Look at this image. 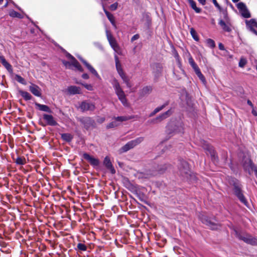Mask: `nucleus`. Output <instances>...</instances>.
Segmentation results:
<instances>
[{"label": "nucleus", "instance_id": "obj_22", "mask_svg": "<svg viewBox=\"0 0 257 257\" xmlns=\"http://www.w3.org/2000/svg\"><path fill=\"white\" fill-rule=\"evenodd\" d=\"M162 65L159 63L154 64L153 66V73L157 77L159 76L162 71Z\"/></svg>", "mask_w": 257, "mask_h": 257}, {"label": "nucleus", "instance_id": "obj_51", "mask_svg": "<svg viewBox=\"0 0 257 257\" xmlns=\"http://www.w3.org/2000/svg\"><path fill=\"white\" fill-rule=\"evenodd\" d=\"M218 47H219V48L220 50H224V47L222 43H219Z\"/></svg>", "mask_w": 257, "mask_h": 257}, {"label": "nucleus", "instance_id": "obj_54", "mask_svg": "<svg viewBox=\"0 0 257 257\" xmlns=\"http://www.w3.org/2000/svg\"><path fill=\"white\" fill-rule=\"evenodd\" d=\"M251 112H252V114L254 116H257V111H256L255 110H254V109H253L252 110Z\"/></svg>", "mask_w": 257, "mask_h": 257}, {"label": "nucleus", "instance_id": "obj_53", "mask_svg": "<svg viewBox=\"0 0 257 257\" xmlns=\"http://www.w3.org/2000/svg\"><path fill=\"white\" fill-rule=\"evenodd\" d=\"M202 5H205L206 4V0H197Z\"/></svg>", "mask_w": 257, "mask_h": 257}, {"label": "nucleus", "instance_id": "obj_33", "mask_svg": "<svg viewBox=\"0 0 257 257\" xmlns=\"http://www.w3.org/2000/svg\"><path fill=\"white\" fill-rule=\"evenodd\" d=\"M20 93L22 97L26 100H30L31 99L32 96L29 92L22 91Z\"/></svg>", "mask_w": 257, "mask_h": 257}, {"label": "nucleus", "instance_id": "obj_28", "mask_svg": "<svg viewBox=\"0 0 257 257\" xmlns=\"http://www.w3.org/2000/svg\"><path fill=\"white\" fill-rule=\"evenodd\" d=\"M219 24L225 31H231V28L227 24H226L225 23L223 20H220L219 22Z\"/></svg>", "mask_w": 257, "mask_h": 257}, {"label": "nucleus", "instance_id": "obj_42", "mask_svg": "<svg viewBox=\"0 0 257 257\" xmlns=\"http://www.w3.org/2000/svg\"><path fill=\"white\" fill-rule=\"evenodd\" d=\"M117 7H118V3H114V4L111 5L109 7V9L110 11H115L117 9Z\"/></svg>", "mask_w": 257, "mask_h": 257}, {"label": "nucleus", "instance_id": "obj_37", "mask_svg": "<svg viewBox=\"0 0 257 257\" xmlns=\"http://www.w3.org/2000/svg\"><path fill=\"white\" fill-rule=\"evenodd\" d=\"M247 63V60L244 57H241L239 60L238 66L240 67L243 68Z\"/></svg>", "mask_w": 257, "mask_h": 257}, {"label": "nucleus", "instance_id": "obj_3", "mask_svg": "<svg viewBox=\"0 0 257 257\" xmlns=\"http://www.w3.org/2000/svg\"><path fill=\"white\" fill-rule=\"evenodd\" d=\"M179 170L180 175L187 180L193 179L194 176L192 174L188 163L184 161H180L179 166Z\"/></svg>", "mask_w": 257, "mask_h": 257}, {"label": "nucleus", "instance_id": "obj_49", "mask_svg": "<svg viewBox=\"0 0 257 257\" xmlns=\"http://www.w3.org/2000/svg\"><path fill=\"white\" fill-rule=\"evenodd\" d=\"M139 38V35L138 34L135 35L133 36V37L131 38V41L133 42Z\"/></svg>", "mask_w": 257, "mask_h": 257}, {"label": "nucleus", "instance_id": "obj_6", "mask_svg": "<svg viewBox=\"0 0 257 257\" xmlns=\"http://www.w3.org/2000/svg\"><path fill=\"white\" fill-rule=\"evenodd\" d=\"M200 219L203 223L211 229H217L219 228V225L215 219H211L204 215L200 216Z\"/></svg>", "mask_w": 257, "mask_h": 257}, {"label": "nucleus", "instance_id": "obj_50", "mask_svg": "<svg viewBox=\"0 0 257 257\" xmlns=\"http://www.w3.org/2000/svg\"><path fill=\"white\" fill-rule=\"evenodd\" d=\"M126 84V86L128 87H131V84L130 83V82H128V80L127 78V77H126V79H125V81H123Z\"/></svg>", "mask_w": 257, "mask_h": 257}, {"label": "nucleus", "instance_id": "obj_4", "mask_svg": "<svg viewBox=\"0 0 257 257\" xmlns=\"http://www.w3.org/2000/svg\"><path fill=\"white\" fill-rule=\"evenodd\" d=\"M234 234L238 239L243 240L247 243L253 245H257V239L249 234H241L236 230H234Z\"/></svg>", "mask_w": 257, "mask_h": 257}, {"label": "nucleus", "instance_id": "obj_16", "mask_svg": "<svg viewBox=\"0 0 257 257\" xmlns=\"http://www.w3.org/2000/svg\"><path fill=\"white\" fill-rule=\"evenodd\" d=\"M30 91L35 96H40L41 95V91L40 87L34 84H32L29 86Z\"/></svg>", "mask_w": 257, "mask_h": 257}, {"label": "nucleus", "instance_id": "obj_40", "mask_svg": "<svg viewBox=\"0 0 257 257\" xmlns=\"http://www.w3.org/2000/svg\"><path fill=\"white\" fill-rule=\"evenodd\" d=\"M207 44L208 46L210 48H214L215 46L214 41L210 39H208L206 40Z\"/></svg>", "mask_w": 257, "mask_h": 257}, {"label": "nucleus", "instance_id": "obj_39", "mask_svg": "<svg viewBox=\"0 0 257 257\" xmlns=\"http://www.w3.org/2000/svg\"><path fill=\"white\" fill-rule=\"evenodd\" d=\"M168 104H169V102H166L165 103H164L162 105L154 109L155 113H158V112H159L160 111L162 110L165 106H166L167 105H168Z\"/></svg>", "mask_w": 257, "mask_h": 257}, {"label": "nucleus", "instance_id": "obj_12", "mask_svg": "<svg viewBox=\"0 0 257 257\" xmlns=\"http://www.w3.org/2000/svg\"><path fill=\"white\" fill-rule=\"evenodd\" d=\"M115 62L116 68L118 73L119 74V75H120V76L121 77L123 81H125L126 76L123 72V70L121 68V66L119 62L118 58L116 56H115Z\"/></svg>", "mask_w": 257, "mask_h": 257}, {"label": "nucleus", "instance_id": "obj_10", "mask_svg": "<svg viewBox=\"0 0 257 257\" xmlns=\"http://www.w3.org/2000/svg\"><path fill=\"white\" fill-rule=\"evenodd\" d=\"M95 104L89 101H83L81 102L79 108L82 111H93L95 109Z\"/></svg>", "mask_w": 257, "mask_h": 257}, {"label": "nucleus", "instance_id": "obj_24", "mask_svg": "<svg viewBox=\"0 0 257 257\" xmlns=\"http://www.w3.org/2000/svg\"><path fill=\"white\" fill-rule=\"evenodd\" d=\"M246 24L249 30L254 29V27L257 28V22L254 19L246 21Z\"/></svg>", "mask_w": 257, "mask_h": 257}, {"label": "nucleus", "instance_id": "obj_34", "mask_svg": "<svg viewBox=\"0 0 257 257\" xmlns=\"http://www.w3.org/2000/svg\"><path fill=\"white\" fill-rule=\"evenodd\" d=\"M157 172H151L149 171V172L145 173L142 175V177H144L145 178H149L153 176H155L157 175Z\"/></svg>", "mask_w": 257, "mask_h": 257}, {"label": "nucleus", "instance_id": "obj_14", "mask_svg": "<svg viewBox=\"0 0 257 257\" xmlns=\"http://www.w3.org/2000/svg\"><path fill=\"white\" fill-rule=\"evenodd\" d=\"M103 165L109 170L112 174H115V170L113 168L109 158L107 156L105 157L103 161Z\"/></svg>", "mask_w": 257, "mask_h": 257}, {"label": "nucleus", "instance_id": "obj_38", "mask_svg": "<svg viewBox=\"0 0 257 257\" xmlns=\"http://www.w3.org/2000/svg\"><path fill=\"white\" fill-rule=\"evenodd\" d=\"M152 91V87L151 86H146L142 89V94L145 95L149 93Z\"/></svg>", "mask_w": 257, "mask_h": 257}, {"label": "nucleus", "instance_id": "obj_21", "mask_svg": "<svg viewBox=\"0 0 257 257\" xmlns=\"http://www.w3.org/2000/svg\"><path fill=\"white\" fill-rule=\"evenodd\" d=\"M102 6L103 10L104 12L108 19L109 20V21L110 22L111 24L113 26L115 27L116 26L115 23L114 18L113 16L106 10V9L105 8V7L104 6V4L103 3H102Z\"/></svg>", "mask_w": 257, "mask_h": 257}, {"label": "nucleus", "instance_id": "obj_27", "mask_svg": "<svg viewBox=\"0 0 257 257\" xmlns=\"http://www.w3.org/2000/svg\"><path fill=\"white\" fill-rule=\"evenodd\" d=\"M203 148L204 149L207 150L209 152L211 156L214 157H215L214 151L213 150L212 147L211 146H210L208 144L205 143L204 145H203Z\"/></svg>", "mask_w": 257, "mask_h": 257}, {"label": "nucleus", "instance_id": "obj_5", "mask_svg": "<svg viewBox=\"0 0 257 257\" xmlns=\"http://www.w3.org/2000/svg\"><path fill=\"white\" fill-rule=\"evenodd\" d=\"M143 141V137H139L136 139L135 140L128 142L127 144H126L120 149V153L127 152V151L133 148L137 145L140 144Z\"/></svg>", "mask_w": 257, "mask_h": 257}, {"label": "nucleus", "instance_id": "obj_23", "mask_svg": "<svg viewBox=\"0 0 257 257\" xmlns=\"http://www.w3.org/2000/svg\"><path fill=\"white\" fill-rule=\"evenodd\" d=\"M0 61L3 66L8 70L12 71V68L11 65L8 63L5 57L3 56H0Z\"/></svg>", "mask_w": 257, "mask_h": 257}, {"label": "nucleus", "instance_id": "obj_56", "mask_svg": "<svg viewBox=\"0 0 257 257\" xmlns=\"http://www.w3.org/2000/svg\"><path fill=\"white\" fill-rule=\"evenodd\" d=\"M157 113H155V111L154 110L150 115V116H152L153 115H154L155 114H156Z\"/></svg>", "mask_w": 257, "mask_h": 257}, {"label": "nucleus", "instance_id": "obj_1", "mask_svg": "<svg viewBox=\"0 0 257 257\" xmlns=\"http://www.w3.org/2000/svg\"><path fill=\"white\" fill-rule=\"evenodd\" d=\"M111 84L113 85L115 92L119 100L124 106H127V102L125 93L122 89L118 81L115 78H113L111 81Z\"/></svg>", "mask_w": 257, "mask_h": 257}, {"label": "nucleus", "instance_id": "obj_43", "mask_svg": "<svg viewBox=\"0 0 257 257\" xmlns=\"http://www.w3.org/2000/svg\"><path fill=\"white\" fill-rule=\"evenodd\" d=\"M77 248L82 251H85L86 250V246L83 243H79L77 244Z\"/></svg>", "mask_w": 257, "mask_h": 257}, {"label": "nucleus", "instance_id": "obj_2", "mask_svg": "<svg viewBox=\"0 0 257 257\" xmlns=\"http://www.w3.org/2000/svg\"><path fill=\"white\" fill-rule=\"evenodd\" d=\"M228 182L230 185L234 187L233 189L234 193L239 200L245 205L247 206V202L241 192L240 184L238 181L235 178H231L229 179Z\"/></svg>", "mask_w": 257, "mask_h": 257}, {"label": "nucleus", "instance_id": "obj_31", "mask_svg": "<svg viewBox=\"0 0 257 257\" xmlns=\"http://www.w3.org/2000/svg\"><path fill=\"white\" fill-rule=\"evenodd\" d=\"M81 122L83 123L86 126L88 127L92 124V121L90 117L84 118L81 119Z\"/></svg>", "mask_w": 257, "mask_h": 257}, {"label": "nucleus", "instance_id": "obj_19", "mask_svg": "<svg viewBox=\"0 0 257 257\" xmlns=\"http://www.w3.org/2000/svg\"><path fill=\"white\" fill-rule=\"evenodd\" d=\"M68 92L71 95L81 93V89L76 86H70L67 89Z\"/></svg>", "mask_w": 257, "mask_h": 257}, {"label": "nucleus", "instance_id": "obj_32", "mask_svg": "<svg viewBox=\"0 0 257 257\" xmlns=\"http://www.w3.org/2000/svg\"><path fill=\"white\" fill-rule=\"evenodd\" d=\"M9 15L13 18H22L21 14L15 11L14 10H11L9 13Z\"/></svg>", "mask_w": 257, "mask_h": 257}, {"label": "nucleus", "instance_id": "obj_29", "mask_svg": "<svg viewBox=\"0 0 257 257\" xmlns=\"http://www.w3.org/2000/svg\"><path fill=\"white\" fill-rule=\"evenodd\" d=\"M109 43L111 47L112 48V49L115 52H118V51L119 50V47H118V45L117 44L115 39H113L112 40L109 41Z\"/></svg>", "mask_w": 257, "mask_h": 257}, {"label": "nucleus", "instance_id": "obj_20", "mask_svg": "<svg viewBox=\"0 0 257 257\" xmlns=\"http://www.w3.org/2000/svg\"><path fill=\"white\" fill-rule=\"evenodd\" d=\"M172 113V111L171 110H168L166 112H164V113L162 114L161 115H159L157 117H156L154 120H153V121L154 122H157L159 121H161V120L166 118L167 117H169Z\"/></svg>", "mask_w": 257, "mask_h": 257}, {"label": "nucleus", "instance_id": "obj_41", "mask_svg": "<svg viewBox=\"0 0 257 257\" xmlns=\"http://www.w3.org/2000/svg\"><path fill=\"white\" fill-rule=\"evenodd\" d=\"M16 79L18 82H19L23 84H26V81H25V79L21 76L17 75L16 76Z\"/></svg>", "mask_w": 257, "mask_h": 257}, {"label": "nucleus", "instance_id": "obj_46", "mask_svg": "<svg viewBox=\"0 0 257 257\" xmlns=\"http://www.w3.org/2000/svg\"><path fill=\"white\" fill-rule=\"evenodd\" d=\"M213 3L215 5V6L220 11H221V8L219 6V5L217 2L216 0H212Z\"/></svg>", "mask_w": 257, "mask_h": 257}, {"label": "nucleus", "instance_id": "obj_47", "mask_svg": "<svg viewBox=\"0 0 257 257\" xmlns=\"http://www.w3.org/2000/svg\"><path fill=\"white\" fill-rule=\"evenodd\" d=\"M83 85L85 88H86L87 90H92V86L90 84H81Z\"/></svg>", "mask_w": 257, "mask_h": 257}, {"label": "nucleus", "instance_id": "obj_7", "mask_svg": "<svg viewBox=\"0 0 257 257\" xmlns=\"http://www.w3.org/2000/svg\"><path fill=\"white\" fill-rule=\"evenodd\" d=\"M113 118L114 119V121H113L108 123L106 126L107 128H111L117 127L120 124L119 122L130 119L132 118V117L130 116H122L114 117Z\"/></svg>", "mask_w": 257, "mask_h": 257}, {"label": "nucleus", "instance_id": "obj_18", "mask_svg": "<svg viewBox=\"0 0 257 257\" xmlns=\"http://www.w3.org/2000/svg\"><path fill=\"white\" fill-rule=\"evenodd\" d=\"M192 68L194 69L196 74L199 77L200 80L202 81V82L204 84H205L206 82L205 78L204 76V75L202 74V73H201L199 68L197 66V65H196L195 66H194Z\"/></svg>", "mask_w": 257, "mask_h": 257}, {"label": "nucleus", "instance_id": "obj_8", "mask_svg": "<svg viewBox=\"0 0 257 257\" xmlns=\"http://www.w3.org/2000/svg\"><path fill=\"white\" fill-rule=\"evenodd\" d=\"M244 169L250 174L256 167L252 163L249 157L245 156L242 160Z\"/></svg>", "mask_w": 257, "mask_h": 257}, {"label": "nucleus", "instance_id": "obj_17", "mask_svg": "<svg viewBox=\"0 0 257 257\" xmlns=\"http://www.w3.org/2000/svg\"><path fill=\"white\" fill-rule=\"evenodd\" d=\"M78 58L83 63V64L85 65V66L91 73H92L97 78H99V75L92 66H91L89 63H88L85 60H83L81 57H79Z\"/></svg>", "mask_w": 257, "mask_h": 257}, {"label": "nucleus", "instance_id": "obj_62", "mask_svg": "<svg viewBox=\"0 0 257 257\" xmlns=\"http://www.w3.org/2000/svg\"><path fill=\"white\" fill-rule=\"evenodd\" d=\"M256 70H257V65H256Z\"/></svg>", "mask_w": 257, "mask_h": 257}, {"label": "nucleus", "instance_id": "obj_36", "mask_svg": "<svg viewBox=\"0 0 257 257\" xmlns=\"http://www.w3.org/2000/svg\"><path fill=\"white\" fill-rule=\"evenodd\" d=\"M16 163L17 164L23 165L26 164V160L24 158L18 157L16 160Z\"/></svg>", "mask_w": 257, "mask_h": 257}, {"label": "nucleus", "instance_id": "obj_61", "mask_svg": "<svg viewBox=\"0 0 257 257\" xmlns=\"http://www.w3.org/2000/svg\"><path fill=\"white\" fill-rule=\"evenodd\" d=\"M159 171L160 173H161V172H162V170H160Z\"/></svg>", "mask_w": 257, "mask_h": 257}, {"label": "nucleus", "instance_id": "obj_58", "mask_svg": "<svg viewBox=\"0 0 257 257\" xmlns=\"http://www.w3.org/2000/svg\"><path fill=\"white\" fill-rule=\"evenodd\" d=\"M239 0H232V1L233 2V3H237L239 1Z\"/></svg>", "mask_w": 257, "mask_h": 257}, {"label": "nucleus", "instance_id": "obj_35", "mask_svg": "<svg viewBox=\"0 0 257 257\" xmlns=\"http://www.w3.org/2000/svg\"><path fill=\"white\" fill-rule=\"evenodd\" d=\"M190 33L193 38L196 41L199 40L198 37L197 36V34L195 30L193 28H191L190 29Z\"/></svg>", "mask_w": 257, "mask_h": 257}, {"label": "nucleus", "instance_id": "obj_13", "mask_svg": "<svg viewBox=\"0 0 257 257\" xmlns=\"http://www.w3.org/2000/svg\"><path fill=\"white\" fill-rule=\"evenodd\" d=\"M43 118L46 121L48 125L55 126L57 124V122L52 115L44 114L43 115Z\"/></svg>", "mask_w": 257, "mask_h": 257}, {"label": "nucleus", "instance_id": "obj_60", "mask_svg": "<svg viewBox=\"0 0 257 257\" xmlns=\"http://www.w3.org/2000/svg\"><path fill=\"white\" fill-rule=\"evenodd\" d=\"M7 6V4L5 5V7H6Z\"/></svg>", "mask_w": 257, "mask_h": 257}, {"label": "nucleus", "instance_id": "obj_9", "mask_svg": "<svg viewBox=\"0 0 257 257\" xmlns=\"http://www.w3.org/2000/svg\"><path fill=\"white\" fill-rule=\"evenodd\" d=\"M67 56L69 59H71V62H69L66 61H63V64L66 67H68L70 66V65H72L80 71H83L81 66H80L78 62L75 59L74 57H73L72 55H71L69 54Z\"/></svg>", "mask_w": 257, "mask_h": 257}, {"label": "nucleus", "instance_id": "obj_55", "mask_svg": "<svg viewBox=\"0 0 257 257\" xmlns=\"http://www.w3.org/2000/svg\"><path fill=\"white\" fill-rule=\"evenodd\" d=\"M249 30L255 35H257V31L254 29H250Z\"/></svg>", "mask_w": 257, "mask_h": 257}, {"label": "nucleus", "instance_id": "obj_11", "mask_svg": "<svg viewBox=\"0 0 257 257\" xmlns=\"http://www.w3.org/2000/svg\"><path fill=\"white\" fill-rule=\"evenodd\" d=\"M237 8L243 17L245 18H248L250 17V13L244 3L242 2L238 3L237 5Z\"/></svg>", "mask_w": 257, "mask_h": 257}, {"label": "nucleus", "instance_id": "obj_44", "mask_svg": "<svg viewBox=\"0 0 257 257\" xmlns=\"http://www.w3.org/2000/svg\"><path fill=\"white\" fill-rule=\"evenodd\" d=\"M188 60L190 65L192 68L197 65L192 57L189 58Z\"/></svg>", "mask_w": 257, "mask_h": 257}, {"label": "nucleus", "instance_id": "obj_30", "mask_svg": "<svg viewBox=\"0 0 257 257\" xmlns=\"http://www.w3.org/2000/svg\"><path fill=\"white\" fill-rule=\"evenodd\" d=\"M62 139L66 142H70L73 139V137L69 134H62L61 135Z\"/></svg>", "mask_w": 257, "mask_h": 257}, {"label": "nucleus", "instance_id": "obj_26", "mask_svg": "<svg viewBox=\"0 0 257 257\" xmlns=\"http://www.w3.org/2000/svg\"><path fill=\"white\" fill-rule=\"evenodd\" d=\"M191 7L197 13L201 12V9L197 8L196 5V3L193 0H188Z\"/></svg>", "mask_w": 257, "mask_h": 257}, {"label": "nucleus", "instance_id": "obj_57", "mask_svg": "<svg viewBox=\"0 0 257 257\" xmlns=\"http://www.w3.org/2000/svg\"><path fill=\"white\" fill-rule=\"evenodd\" d=\"M247 103L248 104H249V105L252 106V104L251 103V102L250 101V100H248L247 101Z\"/></svg>", "mask_w": 257, "mask_h": 257}, {"label": "nucleus", "instance_id": "obj_45", "mask_svg": "<svg viewBox=\"0 0 257 257\" xmlns=\"http://www.w3.org/2000/svg\"><path fill=\"white\" fill-rule=\"evenodd\" d=\"M106 36L108 42L114 39L108 31H106Z\"/></svg>", "mask_w": 257, "mask_h": 257}, {"label": "nucleus", "instance_id": "obj_59", "mask_svg": "<svg viewBox=\"0 0 257 257\" xmlns=\"http://www.w3.org/2000/svg\"><path fill=\"white\" fill-rule=\"evenodd\" d=\"M3 2V0H0V4H1Z\"/></svg>", "mask_w": 257, "mask_h": 257}, {"label": "nucleus", "instance_id": "obj_25", "mask_svg": "<svg viewBox=\"0 0 257 257\" xmlns=\"http://www.w3.org/2000/svg\"><path fill=\"white\" fill-rule=\"evenodd\" d=\"M35 105L41 111L51 112L50 108L47 105L41 104L38 103H35Z\"/></svg>", "mask_w": 257, "mask_h": 257}, {"label": "nucleus", "instance_id": "obj_48", "mask_svg": "<svg viewBox=\"0 0 257 257\" xmlns=\"http://www.w3.org/2000/svg\"><path fill=\"white\" fill-rule=\"evenodd\" d=\"M105 119L104 117H98L97 119V122L101 123L105 121Z\"/></svg>", "mask_w": 257, "mask_h": 257}, {"label": "nucleus", "instance_id": "obj_52", "mask_svg": "<svg viewBox=\"0 0 257 257\" xmlns=\"http://www.w3.org/2000/svg\"><path fill=\"white\" fill-rule=\"evenodd\" d=\"M82 77L83 78H84L85 79H87L89 78L88 75L87 74H86V73L82 74Z\"/></svg>", "mask_w": 257, "mask_h": 257}, {"label": "nucleus", "instance_id": "obj_15", "mask_svg": "<svg viewBox=\"0 0 257 257\" xmlns=\"http://www.w3.org/2000/svg\"><path fill=\"white\" fill-rule=\"evenodd\" d=\"M83 157L84 159L88 161L92 165L98 166L99 165V162L98 160L93 158L87 153L83 154Z\"/></svg>", "mask_w": 257, "mask_h": 257}]
</instances>
